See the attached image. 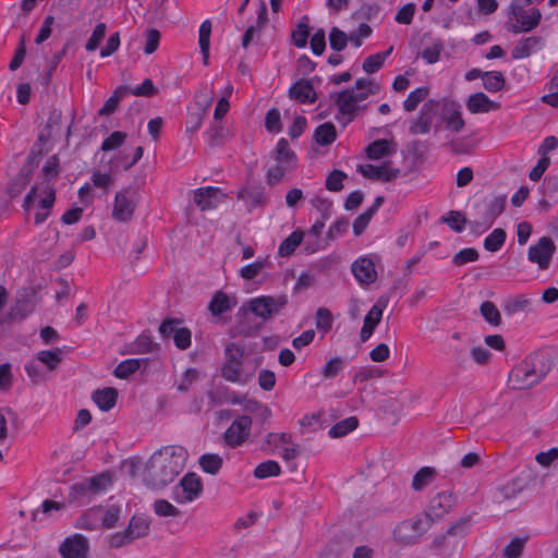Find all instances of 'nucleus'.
Instances as JSON below:
<instances>
[{"label": "nucleus", "instance_id": "obj_3", "mask_svg": "<svg viewBox=\"0 0 558 558\" xmlns=\"http://www.w3.org/2000/svg\"><path fill=\"white\" fill-rule=\"evenodd\" d=\"M542 356L534 354L518 364L509 374V385L512 389H529L537 385L546 375V371L538 367Z\"/></svg>", "mask_w": 558, "mask_h": 558}, {"label": "nucleus", "instance_id": "obj_38", "mask_svg": "<svg viewBox=\"0 0 558 558\" xmlns=\"http://www.w3.org/2000/svg\"><path fill=\"white\" fill-rule=\"evenodd\" d=\"M129 94V87L126 86H120L114 92L113 95L105 102L102 108L98 111L100 116H109L113 113L120 100Z\"/></svg>", "mask_w": 558, "mask_h": 558}, {"label": "nucleus", "instance_id": "obj_55", "mask_svg": "<svg viewBox=\"0 0 558 558\" xmlns=\"http://www.w3.org/2000/svg\"><path fill=\"white\" fill-rule=\"evenodd\" d=\"M126 134L121 131L112 132L101 144V150L108 151L119 148L125 141Z\"/></svg>", "mask_w": 558, "mask_h": 558}, {"label": "nucleus", "instance_id": "obj_17", "mask_svg": "<svg viewBox=\"0 0 558 558\" xmlns=\"http://www.w3.org/2000/svg\"><path fill=\"white\" fill-rule=\"evenodd\" d=\"M439 114L446 124V129L452 132H460L463 130L465 122L462 118L460 106L452 100H445L439 105Z\"/></svg>", "mask_w": 558, "mask_h": 558}, {"label": "nucleus", "instance_id": "obj_39", "mask_svg": "<svg viewBox=\"0 0 558 558\" xmlns=\"http://www.w3.org/2000/svg\"><path fill=\"white\" fill-rule=\"evenodd\" d=\"M506 231L501 228L493 230L484 240V248L488 252L499 251L506 241Z\"/></svg>", "mask_w": 558, "mask_h": 558}, {"label": "nucleus", "instance_id": "obj_19", "mask_svg": "<svg viewBox=\"0 0 558 558\" xmlns=\"http://www.w3.org/2000/svg\"><path fill=\"white\" fill-rule=\"evenodd\" d=\"M223 197L222 191L214 186L201 187L194 192V202L203 211L216 208Z\"/></svg>", "mask_w": 558, "mask_h": 558}, {"label": "nucleus", "instance_id": "obj_18", "mask_svg": "<svg viewBox=\"0 0 558 558\" xmlns=\"http://www.w3.org/2000/svg\"><path fill=\"white\" fill-rule=\"evenodd\" d=\"M236 197L245 204L248 211H252L256 207L265 206L267 201L265 189L260 185L251 184L241 187L236 193Z\"/></svg>", "mask_w": 558, "mask_h": 558}, {"label": "nucleus", "instance_id": "obj_5", "mask_svg": "<svg viewBox=\"0 0 558 558\" xmlns=\"http://www.w3.org/2000/svg\"><path fill=\"white\" fill-rule=\"evenodd\" d=\"M430 526L429 519L422 513L416 514L399 522L392 531V537L401 546H411L416 544Z\"/></svg>", "mask_w": 558, "mask_h": 558}, {"label": "nucleus", "instance_id": "obj_10", "mask_svg": "<svg viewBox=\"0 0 558 558\" xmlns=\"http://www.w3.org/2000/svg\"><path fill=\"white\" fill-rule=\"evenodd\" d=\"M457 498L451 492H440L433 496L426 506L423 517L433 523L442 520L456 506Z\"/></svg>", "mask_w": 558, "mask_h": 558}, {"label": "nucleus", "instance_id": "obj_61", "mask_svg": "<svg viewBox=\"0 0 558 558\" xmlns=\"http://www.w3.org/2000/svg\"><path fill=\"white\" fill-rule=\"evenodd\" d=\"M28 181V174L25 171L21 170L9 186L10 195H19L26 187Z\"/></svg>", "mask_w": 558, "mask_h": 558}, {"label": "nucleus", "instance_id": "obj_51", "mask_svg": "<svg viewBox=\"0 0 558 558\" xmlns=\"http://www.w3.org/2000/svg\"><path fill=\"white\" fill-rule=\"evenodd\" d=\"M154 510L159 517H179L181 511L166 499H157L154 502Z\"/></svg>", "mask_w": 558, "mask_h": 558}, {"label": "nucleus", "instance_id": "obj_21", "mask_svg": "<svg viewBox=\"0 0 558 558\" xmlns=\"http://www.w3.org/2000/svg\"><path fill=\"white\" fill-rule=\"evenodd\" d=\"M387 302L383 299H379L366 314L363 327L361 329V340L363 342L371 338L376 326L380 323Z\"/></svg>", "mask_w": 558, "mask_h": 558}, {"label": "nucleus", "instance_id": "obj_20", "mask_svg": "<svg viewBox=\"0 0 558 558\" xmlns=\"http://www.w3.org/2000/svg\"><path fill=\"white\" fill-rule=\"evenodd\" d=\"M359 171L363 177L372 180H379L384 182H390L396 180L400 174V169L390 167L389 163L381 166L375 165H362L359 166Z\"/></svg>", "mask_w": 558, "mask_h": 558}, {"label": "nucleus", "instance_id": "obj_59", "mask_svg": "<svg viewBox=\"0 0 558 558\" xmlns=\"http://www.w3.org/2000/svg\"><path fill=\"white\" fill-rule=\"evenodd\" d=\"M442 220L456 232H461L466 223L465 217L460 211H450Z\"/></svg>", "mask_w": 558, "mask_h": 558}, {"label": "nucleus", "instance_id": "obj_46", "mask_svg": "<svg viewBox=\"0 0 558 558\" xmlns=\"http://www.w3.org/2000/svg\"><path fill=\"white\" fill-rule=\"evenodd\" d=\"M157 349L158 344L153 341L151 337L147 333H142L133 343L132 352L135 354H144L154 352Z\"/></svg>", "mask_w": 558, "mask_h": 558}, {"label": "nucleus", "instance_id": "obj_64", "mask_svg": "<svg viewBox=\"0 0 558 558\" xmlns=\"http://www.w3.org/2000/svg\"><path fill=\"white\" fill-rule=\"evenodd\" d=\"M524 539L514 538L504 549L505 558H519L523 551Z\"/></svg>", "mask_w": 558, "mask_h": 558}, {"label": "nucleus", "instance_id": "obj_2", "mask_svg": "<svg viewBox=\"0 0 558 558\" xmlns=\"http://www.w3.org/2000/svg\"><path fill=\"white\" fill-rule=\"evenodd\" d=\"M380 88V84L374 80L359 78L354 88L337 93L335 102L338 108V122L344 126L352 122L362 109L360 102L364 101L369 95L378 94Z\"/></svg>", "mask_w": 558, "mask_h": 558}, {"label": "nucleus", "instance_id": "obj_44", "mask_svg": "<svg viewBox=\"0 0 558 558\" xmlns=\"http://www.w3.org/2000/svg\"><path fill=\"white\" fill-rule=\"evenodd\" d=\"M428 88L427 87H418L414 90H412L408 98L403 102V108L407 112L414 111L418 104L422 102L427 96H428Z\"/></svg>", "mask_w": 558, "mask_h": 558}, {"label": "nucleus", "instance_id": "obj_58", "mask_svg": "<svg viewBox=\"0 0 558 558\" xmlns=\"http://www.w3.org/2000/svg\"><path fill=\"white\" fill-rule=\"evenodd\" d=\"M349 227V221L347 219H338L330 227L327 232L326 239L328 244L330 241L336 240L337 238L343 235Z\"/></svg>", "mask_w": 558, "mask_h": 558}, {"label": "nucleus", "instance_id": "obj_15", "mask_svg": "<svg viewBox=\"0 0 558 558\" xmlns=\"http://www.w3.org/2000/svg\"><path fill=\"white\" fill-rule=\"evenodd\" d=\"M59 554L62 558H88L89 542L82 534H74L60 544Z\"/></svg>", "mask_w": 558, "mask_h": 558}, {"label": "nucleus", "instance_id": "obj_41", "mask_svg": "<svg viewBox=\"0 0 558 558\" xmlns=\"http://www.w3.org/2000/svg\"><path fill=\"white\" fill-rule=\"evenodd\" d=\"M264 444L276 451L287 445H292V437L288 433H269L266 435Z\"/></svg>", "mask_w": 558, "mask_h": 558}, {"label": "nucleus", "instance_id": "obj_11", "mask_svg": "<svg viewBox=\"0 0 558 558\" xmlns=\"http://www.w3.org/2000/svg\"><path fill=\"white\" fill-rule=\"evenodd\" d=\"M439 116V101L429 99L421 108L418 116L410 121L409 132L412 135L429 133Z\"/></svg>", "mask_w": 558, "mask_h": 558}, {"label": "nucleus", "instance_id": "obj_33", "mask_svg": "<svg viewBox=\"0 0 558 558\" xmlns=\"http://www.w3.org/2000/svg\"><path fill=\"white\" fill-rule=\"evenodd\" d=\"M146 364V360L143 359H129L120 362L116 369L114 376L118 378L125 379L129 376L133 375L140 367Z\"/></svg>", "mask_w": 558, "mask_h": 558}, {"label": "nucleus", "instance_id": "obj_50", "mask_svg": "<svg viewBox=\"0 0 558 558\" xmlns=\"http://www.w3.org/2000/svg\"><path fill=\"white\" fill-rule=\"evenodd\" d=\"M349 41V36L338 27H332L329 33V44L336 51L343 50Z\"/></svg>", "mask_w": 558, "mask_h": 558}, {"label": "nucleus", "instance_id": "obj_23", "mask_svg": "<svg viewBox=\"0 0 558 558\" xmlns=\"http://www.w3.org/2000/svg\"><path fill=\"white\" fill-rule=\"evenodd\" d=\"M466 108L471 113H486L500 108V104L493 101L484 93L472 94L466 100Z\"/></svg>", "mask_w": 558, "mask_h": 558}, {"label": "nucleus", "instance_id": "obj_32", "mask_svg": "<svg viewBox=\"0 0 558 558\" xmlns=\"http://www.w3.org/2000/svg\"><path fill=\"white\" fill-rule=\"evenodd\" d=\"M36 357L48 371H54L62 361V350L60 348L43 350L37 353Z\"/></svg>", "mask_w": 558, "mask_h": 558}, {"label": "nucleus", "instance_id": "obj_43", "mask_svg": "<svg viewBox=\"0 0 558 558\" xmlns=\"http://www.w3.org/2000/svg\"><path fill=\"white\" fill-rule=\"evenodd\" d=\"M481 314L484 319L493 326H499L501 324V315L497 306L490 302L485 301L480 307Z\"/></svg>", "mask_w": 558, "mask_h": 558}, {"label": "nucleus", "instance_id": "obj_8", "mask_svg": "<svg viewBox=\"0 0 558 558\" xmlns=\"http://www.w3.org/2000/svg\"><path fill=\"white\" fill-rule=\"evenodd\" d=\"M140 194L137 189L128 186L116 194L112 217L117 221L126 222L131 220L137 203Z\"/></svg>", "mask_w": 558, "mask_h": 558}, {"label": "nucleus", "instance_id": "obj_28", "mask_svg": "<svg viewBox=\"0 0 558 558\" xmlns=\"http://www.w3.org/2000/svg\"><path fill=\"white\" fill-rule=\"evenodd\" d=\"M33 312L34 304L29 299H17L10 307L7 318L8 320H23Z\"/></svg>", "mask_w": 558, "mask_h": 558}, {"label": "nucleus", "instance_id": "obj_49", "mask_svg": "<svg viewBox=\"0 0 558 558\" xmlns=\"http://www.w3.org/2000/svg\"><path fill=\"white\" fill-rule=\"evenodd\" d=\"M315 326L318 330L327 332L332 327V315L326 307H319L315 315Z\"/></svg>", "mask_w": 558, "mask_h": 558}, {"label": "nucleus", "instance_id": "obj_34", "mask_svg": "<svg viewBox=\"0 0 558 558\" xmlns=\"http://www.w3.org/2000/svg\"><path fill=\"white\" fill-rule=\"evenodd\" d=\"M359 425V420L355 416L347 417L336 423L328 432L331 438H339L348 435L354 430Z\"/></svg>", "mask_w": 558, "mask_h": 558}, {"label": "nucleus", "instance_id": "obj_24", "mask_svg": "<svg viewBox=\"0 0 558 558\" xmlns=\"http://www.w3.org/2000/svg\"><path fill=\"white\" fill-rule=\"evenodd\" d=\"M289 95L292 99L305 104L314 102L316 100V93L310 81L300 80L295 82L289 89Z\"/></svg>", "mask_w": 558, "mask_h": 558}, {"label": "nucleus", "instance_id": "obj_62", "mask_svg": "<svg viewBox=\"0 0 558 558\" xmlns=\"http://www.w3.org/2000/svg\"><path fill=\"white\" fill-rule=\"evenodd\" d=\"M304 251L307 254H314L320 250H325L329 244L327 239L304 236Z\"/></svg>", "mask_w": 558, "mask_h": 558}, {"label": "nucleus", "instance_id": "obj_13", "mask_svg": "<svg viewBox=\"0 0 558 558\" xmlns=\"http://www.w3.org/2000/svg\"><path fill=\"white\" fill-rule=\"evenodd\" d=\"M556 245L551 238L542 236L534 245H531L527 252V258L536 264L539 269L545 270L549 267Z\"/></svg>", "mask_w": 558, "mask_h": 558}, {"label": "nucleus", "instance_id": "obj_40", "mask_svg": "<svg viewBox=\"0 0 558 558\" xmlns=\"http://www.w3.org/2000/svg\"><path fill=\"white\" fill-rule=\"evenodd\" d=\"M281 473V468L277 461L267 460L259 463L254 470V476L256 478H267L271 476H278Z\"/></svg>", "mask_w": 558, "mask_h": 558}, {"label": "nucleus", "instance_id": "obj_45", "mask_svg": "<svg viewBox=\"0 0 558 558\" xmlns=\"http://www.w3.org/2000/svg\"><path fill=\"white\" fill-rule=\"evenodd\" d=\"M230 300L228 295L221 291L215 293L209 303V311L213 315L218 316L230 310Z\"/></svg>", "mask_w": 558, "mask_h": 558}, {"label": "nucleus", "instance_id": "obj_16", "mask_svg": "<svg viewBox=\"0 0 558 558\" xmlns=\"http://www.w3.org/2000/svg\"><path fill=\"white\" fill-rule=\"evenodd\" d=\"M506 205V196H494L489 201L485 203V211L483 214V218L480 221H472V228L475 231H480L488 229L495 219L504 211Z\"/></svg>", "mask_w": 558, "mask_h": 558}, {"label": "nucleus", "instance_id": "obj_52", "mask_svg": "<svg viewBox=\"0 0 558 558\" xmlns=\"http://www.w3.org/2000/svg\"><path fill=\"white\" fill-rule=\"evenodd\" d=\"M416 5L413 2L402 5L396 13L395 21L399 24L409 25L412 23Z\"/></svg>", "mask_w": 558, "mask_h": 558}, {"label": "nucleus", "instance_id": "obj_4", "mask_svg": "<svg viewBox=\"0 0 558 558\" xmlns=\"http://www.w3.org/2000/svg\"><path fill=\"white\" fill-rule=\"evenodd\" d=\"M532 0H513L509 7V29L514 33H524L534 29L541 21L542 14L535 8H529Z\"/></svg>", "mask_w": 558, "mask_h": 558}, {"label": "nucleus", "instance_id": "obj_12", "mask_svg": "<svg viewBox=\"0 0 558 558\" xmlns=\"http://www.w3.org/2000/svg\"><path fill=\"white\" fill-rule=\"evenodd\" d=\"M203 492V484L195 473L185 474L173 488V499L178 504H187L197 499Z\"/></svg>", "mask_w": 558, "mask_h": 558}, {"label": "nucleus", "instance_id": "obj_6", "mask_svg": "<svg viewBox=\"0 0 558 558\" xmlns=\"http://www.w3.org/2000/svg\"><path fill=\"white\" fill-rule=\"evenodd\" d=\"M275 165L267 170V183L276 185L282 181L284 175L296 167V156L290 149L287 140L281 138L277 143L275 153Z\"/></svg>", "mask_w": 558, "mask_h": 558}, {"label": "nucleus", "instance_id": "obj_22", "mask_svg": "<svg viewBox=\"0 0 558 558\" xmlns=\"http://www.w3.org/2000/svg\"><path fill=\"white\" fill-rule=\"evenodd\" d=\"M351 270L361 284H371L377 279L375 263L368 257H360L356 259L352 264Z\"/></svg>", "mask_w": 558, "mask_h": 558}, {"label": "nucleus", "instance_id": "obj_14", "mask_svg": "<svg viewBox=\"0 0 558 558\" xmlns=\"http://www.w3.org/2000/svg\"><path fill=\"white\" fill-rule=\"evenodd\" d=\"M252 418L247 415L236 417L225 432V441L229 447L235 448L247 440L251 435Z\"/></svg>", "mask_w": 558, "mask_h": 558}, {"label": "nucleus", "instance_id": "obj_25", "mask_svg": "<svg viewBox=\"0 0 558 558\" xmlns=\"http://www.w3.org/2000/svg\"><path fill=\"white\" fill-rule=\"evenodd\" d=\"M366 156L372 160H378L396 153V144L388 140H376L365 148Z\"/></svg>", "mask_w": 558, "mask_h": 558}, {"label": "nucleus", "instance_id": "obj_56", "mask_svg": "<svg viewBox=\"0 0 558 558\" xmlns=\"http://www.w3.org/2000/svg\"><path fill=\"white\" fill-rule=\"evenodd\" d=\"M478 252L475 248L468 247L459 251L452 258V263L457 266L465 265L470 262L478 259Z\"/></svg>", "mask_w": 558, "mask_h": 558}, {"label": "nucleus", "instance_id": "obj_30", "mask_svg": "<svg viewBox=\"0 0 558 558\" xmlns=\"http://www.w3.org/2000/svg\"><path fill=\"white\" fill-rule=\"evenodd\" d=\"M436 471L430 466L421 468L413 476L412 488L420 492L427 487L435 478Z\"/></svg>", "mask_w": 558, "mask_h": 558}, {"label": "nucleus", "instance_id": "obj_53", "mask_svg": "<svg viewBox=\"0 0 558 558\" xmlns=\"http://www.w3.org/2000/svg\"><path fill=\"white\" fill-rule=\"evenodd\" d=\"M106 31H107V26L105 23L97 24L93 31L92 36L89 37V39L86 43V46H85L86 50H88V51L96 50L97 47L99 46V44L105 38Z\"/></svg>", "mask_w": 558, "mask_h": 558}, {"label": "nucleus", "instance_id": "obj_31", "mask_svg": "<svg viewBox=\"0 0 558 558\" xmlns=\"http://www.w3.org/2000/svg\"><path fill=\"white\" fill-rule=\"evenodd\" d=\"M482 81L484 88L489 93H497L506 85V78L499 71L485 72Z\"/></svg>", "mask_w": 558, "mask_h": 558}, {"label": "nucleus", "instance_id": "obj_42", "mask_svg": "<svg viewBox=\"0 0 558 558\" xmlns=\"http://www.w3.org/2000/svg\"><path fill=\"white\" fill-rule=\"evenodd\" d=\"M336 128L332 123L326 122L315 131L316 142L320 145H329L336 140Z\"/></svg>", "mask_w": 558, "mask_h": 558}, {"label": "nucleus", "instance_id": "obj_35", "mask_svg": "<svg viewBox=\"0 0 558 558\" xmlns=\"http://www.w3.org/2000/svg\"><path fill=\"white\" fill-rule=\"evenodd\" d=\"M211 22L204 21L199 26V48L203 54V62L208 64L209 60V46H210Z\"/></svg>", "mask_w": 558, "mask_h": 558}, {"label": "nucleus", "instance_id": "obj_47", "mask_svg": "<svg viewBox=\"0 0 558 558\" xmlns=\"http://www.w3.org/2000/svg\"><path fill=\"white\" fill-rule=\"evenodd\" d=\"M531 301L524 296H517L513 299H509L506 301L504 305V311L509 314L513 315L519 312H524L530 310Z\"/></svg>", "mask_w": 558, "mask_h": 558}, {"label": "nucleus", "instance_id": "obj_37", "mask_svg": "<svg viewBox=\"0 0 558 558\" xmlns=\"http://www.w3.org/2000/svg\"><path fill=\"white\" fill-rule=\"evenodd\" d=\"M129 535L134 541L146 536L149 533V523L146 519L140 517H132L126 529Z\"/></svg>", "mask_w": 558, "mask_h": 558}, {"label": "nucleus", "instance_id": "obj_9", "mask_svg": "<svg viewBox=\"0 0 558 558\" xmlns=\"http://www.w3.org/2000/svg\"><path fill=\"white\" fill-rule=\"evenodd\" d=\"M288 304L286 294L257 296L248 302V310L257 317L268 320Z\"/></svg>", "mask_w": 558, "mask_h": 558}, {"label": "nucleus", "instance_id": "obj_60", "mask_svg": "<svg viewBox=\"0 0 558 558\" xmlns=\"http://www.w3.org/2000/svg\"><path fill=\"white\" fill-rule=\"evenodd\" d=\"M265 265H266V262L256 260L252 264H248V265L242 267L240 270V275L245 280H252L260 274V271L264 269Z\"/></svg>", "mask_w": 558, "mask_h": 558}, {"label": "nucleus", "instance_id": "obj_36", "mask_svg": "<svg viewBox=\"0 0 558 558\" xmlns=\"http://www.w3.org/2000/svg\"><path fill=\"white\" fill-rule=\"evenodd\" d=\"M222 458L217 453H205L199 458L202 470L208 474H217L222 466Z\"/></svg>", "mask_w": 558, "mask_h": 558}, {"label": "nucleus", "instance_id": "obj_63", "mask_svg": "<svg viewBox=\"0 0 558 558\" xmlns=\"http://www.w3.org/2000/svg\"><path fill=\"white\" fill-rule=\"evenodd\" d=\"M120 507L118 506H109L102 515V524L107 529H112L116 526L119 518H120Z\"/></svg>", "mask_w": 558, "mask_h": 558}, {"label": "nucleus", "instance_id": "obj_7", "mask_svg": "<svg viewBox=\"0 0 558 558\" xmlns=\"http://www.w3.org/2000/svg\"><path fill=\"white\" fill-rule=\"evenodd\" d=\"M244 349L232 342L225 349V363L221 367V376L236 384H246L251 375L246 374L243 368Z\"/></svg>", "mask_w": 558, "mask_h": 558}, {"label": "nucleus", "instance_id": "obj_29", "mask_svg": "<svg viewBox=\"0 0 558 558\" xmlns=\"http://www.w3.org/2000/svg\"><path fill=\"white\" fill-rule=\"evenodd\" d=\"M304 232L296 230L293 231L287 239H284L279 245V255L282 257L291 256L296 247L303 242Z\"/></svg>", "mask_w": 558, "mask_h": 558}, {"label": "nucleus", "instance_id": "obj_57", "mask_svg": "<svg viewBox=\"0 0 558 558\" xmlns=\"http://www.w3.org/2000/svg\"><path fill=\"white\" fill-rule=\"evenodd\" d=\"M111 484V478L107 474H99L86 480V485L92 488V494H97L106 489Z\"/></svg>", "mask_w": 558, "mask_h": 558}, {"label": "nucleus", "instance_id": "obj_54", "mask_svg": "<svg viewBox=\"0 0 558 558\" xmlns=\"http://www.w3.org/2000/svg\"><path fill=\"white\" fill-rule=\"evenodd\" d=\"M347 174L341 170H333L326 179V189L330 192H339L343 189V180Z\"/></svg>", "mask_w": 558, "mask_h": 558}, {"label": "nucleus", "instance_id": "obj_48", "mask_svg": "<svg viewBox=\"0 0 558 558\" xmlns=\"http://www.w3.org/2000/svg\"><path fill=\"white\" fill-rule=\"evenodd\" d=\"M344 361L339 356L330 359L322 368V376L325 379H332L337 377L343 369Z\"/></svg>", "mask_w": 558, "mask_h": 558}, {"label": "nucleus", "instance_id": "obj_1", "mask_svg": "<svg viewBox=\"0 0 558 558\" xmlns=\"http://www.w3.org/2000/svg\"><path fill=\"white\" fill-rule=\"evenodd\" d=\"M187 458L189 452L182 446L170 445L160 448L146 462L144 482L155 489L166 487L184 470Z\"/></svg>", "mask_w": 558, "mask_h": 558}, {"label": "nucleus", "instance_id": "obj_26", "mask_svg": "<svg viewBox=\"0 0 558 558\" xmlns=\"http://www.w3.org/2000/svg\"><path fill=\"white\" fill-rule=\"evenodd\" d=\"M542 39L539 37H526L521 39L512 49L513 59H524L530 57L534 51L541 48Z\"/></svg>", "mask_w": 558, "mask_h": 558}, {"label": "nucleus", "instance_id": "obj_27", "mask_svg": "<svg viewBox=\"0 0 558 558\" xmlns=\"http://www.w3.org/2000/svg\"><path fill=\"white\" fill-rule=\"evenodd\" d=\"M92 398L101 411H109L117 403L118 392L114 388L108 387L96 390Z\"/></svg>", "mask_w": 558, "mask_h": 558}]
</instances>
